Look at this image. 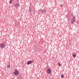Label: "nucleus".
<instances>
[{"label": "nucleus", "instance_id": "obj_7", "mask_svg": "<svg viewBox=\"0 0 79 79\" xmlns=\"http://www.w3.org/2000/svg\"><path fill=\"white\" fill-rule=\"evenodd\" d=\"M41 11H42V13H45L46 11V10L45 9L42 10Z\"/></svg>", "mask_w": 79, "mask_h": 79}, {"label": "nucleus", "instance_id": "obj_14", "mask_svg": "<svg viewBox=\"0 0 79 79\" xmlns=\"http://www.w3.org/2000/svg\"><path fill=\"white\" fill-rule=\"evenodd\" d=\"M63 4H62V5H61V6H63Z\"/></svg>", "mask_w": 79, "mask_h": 79}, {"label": "nucleus", "instance_id": "obj_9", "mask_svg": "<svg viewBox=\"0 0 79 79\" xmlns=\"http://www.w3.org/2000/svg\"><path fill=\"white\" fill-rule=\"evenodd\" d=\"M7 68L8 69H9V68H10V65H7Z\"/></svg>", "mask_w": 79, "mask_h": 79}, {"label": "nucleus", "instance_id": "obj_2", "mask_svg": "<svg viewBox=\"0 0 79 79\" xmlns=\"http://www.w3.org/2000/svg\"><path fill=\"white\" fill-rule=\"evenodd\" d=\"M73 18L72 19V21H71L72 24H73L74 22H76V18L74 16H73Z\"/></svg>", "mask_w": 79, "mask_h": 79}, {"label": "nucleus", "instance_id": "obj_12", "mask_svg": "<svg viewBox=\"0 0 79 79\" xmlns=\"http://www.w3.org/2000/svg\"><path fill=\"white\" fill-rule=\"evenodd\" d=\"M61 77L62 78H63V77H64V76H63V75H61Z\"/></svg>", "mask_w": 79, "mask_h": 79}, {"label": "nucleus", "instance_id": "obj_15", "mask_svg": "<svg viewBox=\"0 0 79 79\" xmlns=\"http://www.w3.org/2000/svg\"><path fill=\"white\" fill-rule=\"evenodd\" d=\"M17 79H19V78H18Z\"/></svg>", "mask_w": 79, "mask_h": 79}, {"label": "nucleus", "instance_id": "obj_8", "mask_svg": "<svg viewBox=\"0 0 79 79\" xmlns=\"http://www.w3.org/2000/svg\"><path fill=\"white\" fill-rule=\"evenodd\" d=\"M15 6L17 8H18V7H19V4H16L15 5Z\"/></svg>", "mask_w": 79, "mask_h": 79}, {"label": "nucleus", "instance_id": "obj_4", "mask_svg": "<svg viewBox=\"0 0 79 79\" xmlns=\"http://www.w3.org/2000/svg\"><path fill=\"white\" fill-rule=\"evenodd\" d=\"M33 61H34V60L28 61L27 63V64H31L33 63Z\"/></svg>", "mask_w": 79, "mask_h": 79}, {"label": "nucleus", "instance_id": "obj_11", "mask_svg": "<svg viewBox=\"0 0 79 79\" xmlns=\"http://www.w3.org/2000/svg\"><path fill=\"white\" fill-rule=\"evenodd\" d=\"M73 57H76V55L75 54H73Z\"/></svg>", "mask_w": 79, "mask_h": 79}, {"label": "nucleus", "instance_id": "obj_1", "mask_svg": "<svg viewBox=\"0 0 79 79\" xmlns=\"http://www.w3.org/2000/svg\"><path fill=\"white\" fill-rule=\"evenodd\" d=\"M14 73L16 77L18 76H19V72H18V70H17V69H15V72H14Z\"/></svg>", "mask_w": 79, "mask_h": 79}, {"label": "nucleus", "instance_id": "obj_13", "mask_svg": "<svg viewBox=\"0 0 79 79\" xmlns=\"http://www.w3.org/2000/svg\"><path fill=\"white\" fill-rule=\"evenodd\" d=\"M59 66H61V64H60V63H59Z\"/></svg>", "mask_w": 79, "mask_h": 79}, {"label": "nucleus", "instance_id": "obj_5", "mask_svg": "<svg viewBox=\"0 0 79 79\" xmlns=\"http://www.w3.org/2000/svg\"><path fill=\"white\" fill-rule=\"evenodd\" d=\"M0 47L1 48H3L5 47V44L3 43H2L0 45Z\"/></svg>", "mask_w": 79, "mask_h": 79}, {"label": "nucleus", "instance_id": "obj_6", "mask_svg": "<svg viewBox=\"0 0 79 79\" xmlns=\"http://www.w3.org/2000/svg\"><path fill=\"white\" fill-rule=\"evenodd\" d=\"M32 10V9H31V8L30 7H29V8L28 10V13H31V10Z\"/></svg>", "mask_w": 79, "mask_h": 79}, {"label": "nucleus", "instance_id": "obj_3", "mask_svg": "<svg viewBox=\"0 0 79 79\" xmlns=\"http://www.w3.org/2000/svg\"><path fill=\"white\" fill-rule=\"evenodd\" d=\"M47 72L48 74H51L52 71H51L50 69L48 68L47 69Z\"/></svg>", "mask_w": 79, "mask_h": 79}, {"label": "nucleus", "instance_id": "obj_10", "mask_svg": "<svg viewBox=\"0 0 79 79\" xmlns=\"http://www.w3.org/2000/svg\"><path fill=\"white\" fill-rule=\"evenodd\" d=\"M9 3L10 4H11L13 3V0H10L9 1Z\"/></svg>", "mask_w": 79, "mask_h": 79}]
</instances>
